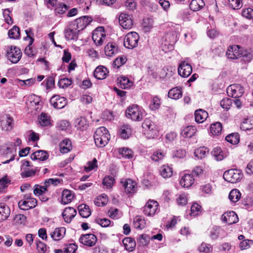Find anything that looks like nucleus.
Here are the masks:
<instances>
[{
	"label": "nucleus",
	"mask_w": 253,
	"mask_h": 253,
	"mask_svg": "<svg viewBox=\"0 0 253 253\" xmlns=\"http://www.w3.org/2000/svg\"><path fill=\"white\" fill-rule=\"evenodd\" d=\"M49 156L48 154L46 151L43 150L37 151L32 154L31 158L33 160H40L45 161L48 159Z\"/></svg>",
	"instance_id": "obj_27"
},
{
	"label": "nucleus",
	"mask_w": 253,
	"mask_h": 253,
	"mask_svg": "<svg viewBox=\"0 0 253 253\" xmlns=\"http://www.w3.org/2000/svg\"><path fill=\"white\" fill-rule=\"evenodd\" d=\"M222 129V125L219 122H216L211 125L210 131L213 135H218L221 133Z\"/></svg>",
	"instance_id": "obj_40"
},
{
	"label": "nucleus",
	"mask_w": 253,
	"mask_h": 253,
	"mask_svg": "<svg viewBox=\"0 0 253 253\" xmlns=\"http://www.w3.org/2000/svg\"><path fill=\"white\" fill-rule=\"evenodd\" d=\"M60 150L62 153H67L72 149V144L70 140L65 139L59 144Z\"/></svg>",
	"instance_id": "obj_32"
},
{
	"label": "nucleus",
	"mask_w": 253,
	"mask_h": 253,
	"mask_svg": "<svg viewBox=\"0 0 253 253\" xmlns=\"http://www.w3.org/2000/svg\"><path fill=\"white\" fill-rule=\"evenodd\" d=\"M227 91L231 95L232 97L237 98L243 95L244 89L241 84H233L228 87Z\"/></svg>",
	"instance_id": "obj_10"
},
{
	"label": "nucleus",
	"mask_w": 253,
	"mask_h": 253,
	"mask_svg": "<svg viewBox=\"0 0 253 253\" xmlns=\"http://www.w3.org/2000/svg\"><path fill=\"white\" fill-rule=\"evenodd\" d=\"M222 231V229L218 226L213 227L210 230L209 236L212 240L216 239L221 232Z\"/></svg>",
	"instance_id": "obj_45"
},
{
	"label": "nucleus",
	"mask_w": 253,
	"mask_h": 253,
	"mask_svg": "<svg viewBox=\"0 0 253 253\" xmlns=\"http://www.w3.org/2000/svg\"><path fill=\"white\" fill-rule=\"evenodd\" d=\"M26 216L24 214H18L15 215L13 220L15 224H22L26 222Z\"/></svg>",
	"instance_id": "obj_62"
},
{
	"label": "nucleus",
	"mask_w": 253,
	"mask_h": 253,
	"mask_svg": "<svg viewBox=\"0 0 253 253\" xmlns=\"http://www.w3.org/2000/svg\"><path fill=\"white\" fill-rule=\"evenodd\" d=\"M242 47L238 45L230 46L226 51V55L228 59L234 60L241 57Z\"/></svg>",
	"instance_id": "obj_11"
},
{
	"label": "nucleus",
	"mask_w": 253,
	"mask_h": 253,
	"mask_svg": "<svg viewBox=\"0 0 253 253\" xmlns=\"http://www.w3.org/2000/svg\"><path fill=\"white\" fill-rule=\"evenodd\" d=\"M65 37L68 40H75L78 39V33L76 30L70 28L65 30Z\"/></svg>",
	"instance_id": "obj_42"
},
{
	"label": "nucleus",
	"mask_w": 253,
	"mask_h": 253,
	"mask_svg": "<svg viewBox=\"0 0 253 253\" xmlns=\"http://www.w3.org/2000/svg\"><path fill=\"white\" fill-rule=\"evenodd\" d=\"M78 249V246L75 244H69L64 248L65 253H75Z\"/></svg>",
	"instance_id": "obj_64"
},
{
	"label": "nucleus",
	"mask_w": 253,
	"mask_h": 253,
	"mask_svg": "<svg viewBox=\"0 0 253 253\" xmlns=\"http://www.w3.org/2000/svg\"><path fill=\"white\" fill-rule=\"evenodd\" d=\"M96 222L103 227L113 226L114 225L113 222L107 218H98L96 219Z\"/></svg>",
	"instance_id": "obj_53"
},
{
	"label": "nucleus",
	"mask_w": 253,
	"mask_h": 253,
	"mask_svg": "<svg viewBox=\"0 0 253 253\" xmlns=\"http://www.w3.org/2000/svg\"><path fill=\"white\" fill-rule=\"evenodd\" d=\"M222 220L229 225L238 222V216L233 211H230L224 213L221 216Z\"/></svg>",
	"instance_id": "obj_15"
},
{
	"label": "nucleus",
	"mask_w": 253,
	"mask_h": 253,
	"mask_svg": "<svg viewBox=\"0 0 253 253\" xmlns=\"http://www.w3.org/2000/svg\"><path fill=\"white\" fill-rule=\"evenodd\" d=\"M42 102L35 104H26L29 111L33 114H36L39 113L42 109Z\"/></svg>",
	"instance_id": "obj_48"
},
{
	"label": "nucleus",
	"mask_w": 253,
	"mask_h": 253,
	"mask_svg": "<svg viewBox=\"0 0 253 253\" xmlns=\"http://www.w3.org/2000/svg\"><path fill=\"white\" fill-rule=\"evenodd\" d=\"M118 84L123 89H128L133 84V83L127 77L121 76L118 78Z\"/></svg>",
	"instance_id": "obj_24"
},
{
	"label": "nucleus",
	"mask_w": 253,
	"mask_h": 253,
	"mask_svg": "<svg viewBox=\"0 0 253 253\" xmlns=\"http://www.w3.org/2000/svg\"><path fill=\"white\" fill-rule=\"evenodd\" d=\"M119 154L122 155V157L125 159H131L133 157L132 151L127 148H121L119 149Z\"/></svg>",
	"instance_id": "obj_43"
},
{
	"label": "nucleus",
	"mask_w": 253,
	"mask_h": 253,
	"mask_svg": "<svg viewBox=\"0 0 253 253\" xmlns=\"http://www.w3.org/2000/svg\"><path fill=\"white\" fill-rule=\"evenodd\" d=\"M92 21V18L88 16H84L76 19L77 28L78 31L84 30Z\"/></svg>",
	"instance_id": "obj_18"
},
{
	"label": "nucleus",
	"mask_w": 253,
	"mask_h": 253,
	"mask_svg": "<svg viewBox=\"0 0 253 253\" xmlns=\"http://www.w3.org/2000/svg\"><path fill=\"white\" fill-rule=\"evenodd\" d=\"M139 40L138 34L135 32L127 33L124 39V46L129 49H133L138 45Z\"/></svg>",
	"instance_id": "obj_5"
},
{
	"label": "nucleus",
	"mask_w": 253,
	"mask_h": 253,
	"mask_svg": "<svg viewBox=\"0 0 253 253\" xmlns=\"http://www.w3.org/2000/svg\"><path fill=\"white\" fill-rule=\"evenodd\" d=\"M8 36L11 39H17L20 36V29L16 26H14L8 31Z\"/></svg>",
	"instance_id": "obj_46"
},
{
	"label": "nucleus",
	"mask_w": 253,
	"mask_h": 253,
	"mask_svg": "<svg viewBox=\"0 0 253 253\" xmlns=\"http://www.w3.org/2000/svg\"><path fill=\"white\" fill-rule=\"evenodd\" d=\"M192 72L191 65L186 61H182L180 63L178 69V74L183 78L188 77Z\"/></svg>",
	"instance_id": "obj_13"
},
{
	"label": "nucleus",
	"mask_w": 253,
	"mask_h": 253,
	"mask_svg": "<svg viewBox=\"0 0 253 253\" xmlns=\"http://www.w3.org/2000/svg\"><path fill=\"white\" fill-rule=\"evenodd\" d=\"M195 182V179L192 174H184L180 180V185L185 188L191 186Z\"/></svg>",
	"instance_id": "obj_20"
},
{
	"label": "nucleus",
	"mask_w": 253,
	"mask_h": 253,
	"mask_svg": "<svg viewBox=\"0 0 253 253\" xmlns=\"http://www.w3.org/2000/svg\"><path fill=\"white\" fill-rule=\"evenodd\" d=\"M132 130L130 126L127 124L122 126L119 129L120 136L124 139H127L131 135Z\"/></svg>",
	"instance_id": "obj_25"
},
{
	"label": "nucleus",
	"mask_w": 253,
	"mask_h": 253,
	"mask_svg": "<svg viewBox=\"0 0 253 253\" xmlns=\"http://www.w3.org/2000/svg\"><path fill=\"white\" fill-rule=\"evenodd\" d=\"M196 132L197 129L196 126H188L182 129L181 135L185 138H191L196 134Z\"/></svg>",
	"instance_id": "obj_23"
},
{
	"label": "nucleus",
	"mask_w": 253,
	"mask_h": 253,
	"mask_svg": "<svg viewBox=\"0 0 253 253\" xmlns=\"http://www.w3.org/2000/svg\"><path fill=\"white\" fill-rule=\"evenodd\" d=\"M93 136L95 145L100 148L105 146L110 139L109 131L104 126L97 128Z\"/></svg>",
	"instance_id": "obj_1"
},
{
	"label": "nucleus",
	"mask_w": 253,
	"mask_h": 253,
	"mask_svg": "<svg viewBox=\"0 0 253 253\" xmlns=\"http://www.w3.org/2000/svg\"><path fill=\"white\" fill-rule=\"evenodd\" d=\"M127 61V58L126 56H120L116 58L113 62V65L114 67L119 68L125 64Z\"/></svg>",
	"instance_id": "obj_52"
},
{
	"label": "nucleus",
	"mask_w": 253,
	"mask_h": 253,
	"mask_svg": "<svg viewBox=\"0 0 253 253\" xmlns=\"http://www.w3.org/2000/svg\"><path fill=\"white\" fill-rule=\"evenodd\" d=\"M76 214L77 211L74 208L68 207L65 209L62 214L65 221L67 223H70Z\"/></svg>",
	"instance_id": "obj_19"
},
{
	"label": "nucleus",
	"mask_w": 253,
	"mask_h": 253,
	"mask_svg": "<svg viewBox=\"0 0 253 253\" xmlns=\"http://www.w3.org/2000/svg\"><path fill=\"white\" fill-rule=\"evenodd\" d=\"M115 179L111 176H107L104 177L103 180V185L104 188L110 189L112 188L114 184Z\"/></svg>",
	"instance_id": "obj_51"
},
{
	"label": "nucleus",
	"mask_w": 253,
	"mask_h": 253,
	"mask_svg": "<svg viewBox=\"0 0 253 253\" xmlns=\"http://www.w3.org/2000/svg\"><path fill=\"white\" fill-rule=\"evenodd\" d=\"M37 205V201L35 198H30L28 200H21L18 202L19 208L24 211L34 208Z\"/></svg>",
	"instance_id": "obj_16"
},
{
	"label": "nucleus",
	"mask_w": 253,
	"mask_h": 253,
	"mask_svg": "<svg viewBox=\"0 0 253 253\" xmlns=\"http://www.w3.org/2000/svg\"><path fill=\"white\" fill-rule=\"evenodd\" d=\"M72 84V80L68 78L61 79L58 83L59 86L63 88L69 87Z\"/></svg>",
	"instance_id": "obj_60"
},
{
	"label": "nucleus",
	"mask_w": 253,
	"mask_h": 253,
	"mask_svg": "<svg viewBox=\"0 0 253 253\" xmlns=\"http://www.w3.org/2000/svg\"><path fill=\"white\" fill-rule=\"evenodd\" d=\"M97 161L94 158L92 161H89L87 163L86 166L84 167V170L86 172H89L95 168H97Z\"/></svg>",
	"instance_id": "obj_59"
},
{
	"label": "nucleus",
	"mask_w": 253,
	"mask_h": 253,
	"mask_svg": "<svg viewBox=\"0 0 253 253\" xmlns=\"http://www.w3.org/2000/svg\"><path fill=\"white\" fill-rule=\"evenodd\" d=\"M74 125L77 129L82 131L86 130L88 126L86 120L82 117L75 120Z\"/></svg>",
	"instance_id": "obj_28"
},
{
	"label": "nucleus",
	"mask_w": 253,
	"mask_h": 253,
	"mask_svg": "<svg viewBox=\"0 0 253 253\" xmlns=\"http://www.w3.org/2000/svg\"><path fill=\"white\" fill-rule=\"evenodd\" d=\"M50 103L54 108L59 109L63 108L67 105V100L64 97L54 95L51 98Z\"/></svg>",
	"instance_id": "obj_12"
},
{
	"label": "nucleus",
	"mask_w": 253,
	"mask_h": 253,
	"mask_svg": "<svg viewBox=\"0 0 253 253\" xmlns=\"http://www.w3.org/2000/svg\"><path fill=\"white\" fill-rule=\"evenodd\" d=\"M159 172L161 175L165 178L170 177L173 174L172 168L168 165H163L161 167Z\"/></svg>",
	"instance_id": "obj_30"
},
{
	"label": "nucleus",
	"mask_w": 253,
	"mask_h": 253,
	"mask_svg": "<svg viewBox=\"0 0 253 253\" xmlns=\"http://www.w3.org/2000/svg\"><path fill=\"white\" fill-rule=\"evenodd\" d=\"M123 243L126 250L132 251L135 246V241L131 238H126L123 240Z\"/></svg>",
	"instance_id": "obj_41"
},
{
	"label": "nucleus",
	"mask_w": 253,
	"mask_h": 253,
	"mask_svg": "<svg viewBox=\"0 0 253 253\" xmlns=\"http://www.w3.org/2000/svg\"><path fill=\"white\" fill-rule=\"evenodd\" d=\"M198 250L200 252L202 253H210L212 250V247L210 244L203 242L199 247Z\"/></svg>",
	"instance_id": "obj_55"
},
{
	"label": "nucleus",
	"mask_w": 253,
	"mask_h": 253,
	"mask_svg": "<svg viewBox=\"0 0 253 253\" xmlns=\"http://www.w3.org/2000/svg\"><path fill=\"white\" fill-rule=\"evenodd\" d=\"M241 193L238 189H232L229 193L228 198L232 203H236L241 198Z\"/></svg>",
	"instance_id": "obj_37"
},
{
	"label": "nucleus",
	"mask_w": 253,
	"mask_h": 253,
	"mask_svg": "<svg viewBox=\"0 0 253 253\" xmlns=\"http://www.w3.org/2000/svg\"><path fill=\"white\" fill-rule=\"evenodd\" d=\"M241 128L244 130L252 129L253 128V117L251 116L245 119L241 123Z\"/></svg>",
	"instance_id": "obj_39"
},
{
	"label": "nucleus",
	"mask_w": 253,
	"mask_h": 253,
	"mask_svg": "<svg viewBox=\"0 0 253 253\" xmlns=\"http://www.w3.org/2000/svg\"><path fill=\"white\" fill-rule=\"evenodd\" d=\"M22 54V52L20 48L15 46L11 45L8 47L6 56L8 59L11 62L17 63L21 59Z\"/></svg>",
	"instance_id": "obj_6"
},
{
	"label": "nucleus",
	"mask_w": 253,
	"mask_h": 253,
	"mask_svg": "<svg viewBox=\"0 0 253 253\" xmlns=\"http://www.w3.org/2000/svg\"><path fill=\"white\" fill-rule=\"evenodd\" d=\"M241 53V57H243L246 62H250L253 58V54L250 50L242 47Z\"/></svg>",
	"instance_id": "obj_49"
},
{
	"label": "nucleus",
	"mask_w": 253,
	"mask_h": 253,
	"mask_svg": "<svg viewBox=\"0 0 253 253\" xmlns=\"http://www.w3.org/2000/svg\"><path fill=\"white\" fill-rule=\"evenodd\" d=\"M212 154L217 161H221L224 158L223 152L219 147L214 148L212 151Z\"/></svg>",
	"instance_id": "obj_54"
},
{
	"label": "nucleus",
	"mask_w": 253,
	"mask_h": 253,
	"mask_svg": "<svg viewBox=\"0 0 253 253\" xmlns=\"http://www.w3.org/2000/svg\"><path fill=\"white\" fill-rule=\"evenodd\" d=\"M226 140L232 144H237L240 140L239 135L238 133H232L228 135L226 138Z\"/></svg>",
	"instance_id": "obj_44"
},
{
	"label": "nucleus",
	"mask_w": 253,
	"mask_h": 253,
	"mask_svg": "<svg viewBox=\"0 0 253 253\" xmlns=\"http://www.w3.org/2000/svg\"><path fill=\"white\" fill-rule=\"evenodd\" d=\"M10 211L8 207L5 204H0V221L4 220L10 215Z\"/></svg>",
	"instance_id": "obj_31"
},
{
	"label": "nucleus",
	"mask_w": 253,
	"mask_h": 253,
	"mask_svg": "<svg viewBox=\"0 0 253 253\" xmlns=\"http://www.w3.org/2000/svg\"><path fill=\"white\" fill-rule=\"evenodd\" d=\"M39 123L42 126H47L50 124V120L45 113H42L39 117Z\"/></svg>",
	"instance_id": "obj_56"
},
{
	"label": "nucleus",
	"mask_w": 253,
	"mask_h": 253,
	"mask_svg": "<svg viewBox=\"0 0 253 253\" xmlns=\"http://www.w3.org/2000/svg\"><path fill=\"white\" fill-rule=\"evenodd\" d=\"M158 206L159 204L156 201L149 200L142 208V211L145 215L151 216L156 213Z\"/></svg>",
	"instance_id": "obj_8"
},
{
	"label": "nucleus",
	"mask_w": 253,
	"mask_h": 253,
	"mask_svg": "<svg viewBox=\"0 0 253 253\" xmlns=\"http://www.w3.org/2000/svg\"><path fill=\"white\" fill-rule=\"evenodd\" d=\"M78 209L80 214L84 218L88 217L91 214V210L89 207L85 204L79 205Z\"/></svg>",
	"instance_id": "obj_33"
},
{
	"label": "nucleus",
	"mask_w": 253,
	"mask_h": 253,
	"mask_svg": "<svg viewBox=\"0 0 253 253\" xmlns=\"http://www.w3.org/2000/svg\"><path fill=\"white\" fill-rule=\"evenodd\" d=\"M182 96L181 88L175 87L171 89L168 92L169 97L173 99H178Z\"/></svg>",
	"instance_id": "obj_34"
},
{
	"label": "nucleus",
	"mask_w": 253,
	"mask_h": 253,
	"mask_svg": "<svg viewBox=\"0 0 253 253\" xmlns=\"http://www.w3.org/2000/svg\"><path fill=\"white\" fill-rule=\"evenodd\" d=\"M243 173L240 169H231L226 171L223 174L225 180L232 183L239 181L243 177Z\"/></svg>",
	"instance_id": "obj_4"
},
{
	"label": "nucleus",
	"mask_w": 253,
	"mask_h": 253,
	"mask_svg": "<svg viewBox=\"0 0 253 253\" xmlns=\"http://www.w3.org/2000/svg\"><path fill=\"white\" fill-rule=\"evenodd\" d=\"M105 53L107 56H112L118 51V47L115 43L109 42L104 48Z\"/></svg>",
	"instance_id": "obj_29"
},
{
	"label": "nucleus",
	"mask_w": 253,
	"mask_h": 253,
	"mask_svg": "<svg viewBox=\"0 0 253 253\" xmlns=\"http://www.w3.org/2000/svg\"><path fill=\"white\" fill-rule=\"evenodd\" d=\"M79 241L81 243L88 247L93 246L97 242V237L93 234L82 235Z\"/></svg>",
	"instance_id": "obj_14"
},
{
	"label": "nucleus",
	"mask_w": 253,
	"mask_h": 253,
	"mask_svg": "<svg viewBox=\"0 0 253 253\" xmlns=\"http://www.w3.org/2000/svg\"><path fill=\"white\" fill-rule=\"evenodd\" d=\"M133 225L135 228L142 229L145 227L146 222L144 217L140 215L136 216L133 220Z\"/></svg>",
	"instance_id": "obj_38"
},
{
	"label": "nucleus",
	"mask_w": 253,
	"mask_h": 253,
	"mask_svg": "<svg viewBox=\"0 0 253 253\" xmlns=\"http://www.w3.org/2000/svg\"><path fill=\"white\" fill-rule=\"evenodd\" d=\"M47 191V188L45 185L42 186L36 184L34 186V194L36 196H40L43 194Z\"/></svg>",
	"instance_id": "obj_50"
},
{
	"label": "nucleus",
	"mask_w": 253,
	"mask_h": 253,
	"mask_svg": "<svg viewBox=\"0 0 253 253\" xmlns=\"http://www.w3.org/2000/svg\"><path fill=\"white\" fill-rule=\"evenodd\" d=\"M108 198L105 194L98 196L94 201V204L98 207L104 206L107 204Z\"/></svg>",
	"instance_id": "obj_47"
},
{
	"label": "nucleus",
	"mask_w": 253,
	"mask_h": 253,
	"mask_svg": "<svg viewBox=\"0 0 253 253\" xmlns=\"http://www.w3.org/2000/svg\"><path fill=\"white\" fill-rule=\"evenodd\" d=\"M121 183L125 189L126 192L128 193H133L136 191L137 184L131 179H127L124 181L122 180Z\"/></svg>",
	"instance_id": "obj_17"
},
{
	"label": "nucleus",
	"mask_w": 253,
	"mask_h": 253,
	"mask_svg": "<svg viewBox=\"0 0 253 253\" xmlns=\"http://www.w3.org/2000/svg\"><path fill=\"white\" fill-rule=\"evenodd\" d=\"M144 133L149 138L157 135L158 130L155 124L149 119H146L142 124Z\"/></svg>",
	"instance_id": "obj_3"
},
{
	"label": "nucleus",
	"mask_w": 253,
	"mask_h": 253,
	"mask_svg": "<svg viewBox=\"0 0 253 253\" xmlns=\"http://www.w3.org/2000/svg\"><path fill=\"white\" fill-rule=\"evenodd\" d=\"M205 5L203 0H192L190 3L189 7L192 10L197 11L202 9Z\"/></svg>",
	"instance_id": "obj_36"
},
{
	"label": "nucleus",
	"mask_w": 253,
	"mask_h": 253,
	"mask_svg": "<svg viewBox=\"0 0 253 253\" xmlns=\"http://www.w3.org/2000/svg\"><path fill=\"white\" fill-rule=\"evenodd\" d=\"M119 22L122 27L125 29H130L133 25V21L130 15L126 13H121L119 17Z\"/></svg>",
	"instance_id": "obj_9"
},
{
	"label": "nucleus",
	"mask_w": 253,
	"mask_h": 253,
	"mask_svg": "<svg viewBox=\"0 0 253 253\" xmlns=\"http://www.w3.org/2000/svg\"><path fill=\"white\" fill-rule=\"evenodd\" d=\"M69 9V6L63 3H59L55 8V13L63 14Z\"/></svg>",
	"instance_id": "obj_61"
},
{
	"label": "nucleus",
	"mask_w": 253,
	"mask_h": 253,
	"mask_svg": "<svg viewBox=\"0 0 253 253\" xmlns=\"http://www.w3.org/2000/svg\"><path fill=\"white\" fill-rule=\"evenodd\" d=\"M165 156V153L161 150H159L154 152L151 158L153 161L158 162V161L163 159Z\"/></svg>",
	"instance_id": "obj_58"
},
{
	"label": "nucleus",
	"mask_w": 253,
	"mask_h": 253,
	"mask_svg": "<svg viewBox=\"0 0 253 253\" xmlns=\"http://www.w3.org/2000/svg\"><path fill=\"white\" fill-rule=\"evenodd\" d=\"M41 102H42L39 96L32 94L29 96L26 104H35Z\"/></svg>",
	"instance_id": "obj_63"
},
{
	"label": "nucleus",
	"mask_w": 253,
	"mask_h": 253,
	"mask_svg": "<svg viewBox=\"0 0 253 253\" xmlns=\"http://www.w3.org/2000/svg\"><path fill=\"white\" fill-rule=\"evenodd\" d=\"M106 38V34L103 27H98L92 32V39L97 46L101 45Z\"/></svg>",
	"instance_id": "obj_7"
},
{
	"label": "nucleus",
	"mask_w": 253,
	"mask_h": 253,
	"mask_svg": "<svg viewBox=\"0 0 253 253\" xmlns=\"http://www.w3.org/2000/svg\"><path fill=\"white\" fill-rule=\"evenodd\" d=\"M108 73V70L104 66H98L94 71V76L98 80H103L106 78Z\"/></svg>",
	"instance_id": "obj_21"
},
{
	"label": "nucleus",
	"mask_w": 253,
	"mask_h": 253,
	"mask_svg": "<svg viewBox=\"0 0 253 253\" xmlns=\"http://www.w3.org/2000/svg\"><path fill=\"white\" fill-rule=\"evenodd\" d=\"M229 5L233 9H239L243 5L242 0H228Z\"/></svg>",
	"instance_id": "obj_57"
},
{
	"label": "nucleus",
	"mask_w": 253,
	"mask_h": 253,
	"mask_svg": "<svg viewBox=\"0 0 253 253\" xmlns=\"http://www.w3.org/2000/svg\"><path fill=\"white\" fill-rule=\"evenodd\" d=\"M145 115V111L137 105L129 106L126 112V116L134 122H140Z\"/></svg>",
	"instance_id": "obj_2"
},
{
	"label": "nucleus",
	"mask_w": 253,
	"mask_h": 253,
	"mask_svg": "<svg viewBox=\"0 0 253 253\" xmlns=\"http://www.w3.org/2000/svg\"><path fill=\"white\" fill-rule=\"evenodd\" d=\"M73 197L71 191L64 189L62 193L61 203L64 205L68 204L72 201Z\"/></svg>",
	"instance_id": "obj_35"
},
{
	"label": "nucleus",
	"mask_w": 253,
	"mask_h": 253,
	"mask_svg": "<svg viewBox=\"0 0 253 253\" xmlns=\"http://www.w3.org/2000/svg\"><path fill=\"white\" fill-rule=\"evenodd\" d=\"M66 233V229L64 227L56 228L54 230L50 233V236L53 240L59 241L62 239Z\"/></svg>",
	"instance_id": "obj_22"
},
{
	"label": "nucleus",
	"mask_w": 253,
	"mask_h": 253,
	"mask_svg": "<svg viewBox=\"0 0 253 253\" xmlns=\"http://www.w3.org/2000/svg\"><path fill=\"white\" fill-rule=\"evenodd\" d=\"M208 117L207 112L202 109L197 110L195 112V121L198 123L204 122Z\"/></svg>",
	"instance_id": "obj_26"
}]
</instances>
